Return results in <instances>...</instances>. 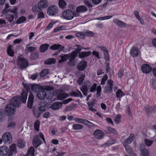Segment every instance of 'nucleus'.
I'll list each match as a JSON object with an SVG mask.
<instances>
[{
    "label": "nucleus",
    "instance_id": "nucleus-50",
    "mask_svg": "<svg viewBox=\"0 0 156 156\" xmlns=\"http://www.w3.org/2000/svg\"><path fill=\"white\" fill-rule=\"evenodd\" d=\"M108 76L107 74H105L102 77L101 80V85H104L105 84L106 81L107 80Z\"/></svg>",
    "mask_w": 156,
    "mask_h": 156
},
{
    "label": "nucleus",
    "instance_id": "nucleus-55",
    "mask_svg": "<svg viewBox=\"0 0 156 156\" xmlns=\"http://www.w3.org/2000/svg\"><path fill=\"white\" fill-rule=\"evenodd\" d=\"M144 141L145 144L148 146H150L152 144L153 142V141L152 140H148V139H145Z\"/></svg>",
    "mask_w": 156,
    "mask_h": 156
},
{
    "label": "nucleus",
    "instance_id": "nucleus-48",
    "mask_svg": "<svg viewBox=\"0 0 156 156\" xmlns=\"http://www.w3.org/2000/svg\"><path fill=\"white\" fill-rule=\"evenodd\" d=\"M101 86H98L97 88V93L96 94L97 97H98L101 95Z\"/></svg>",
    "mask_w": 156,
    "mask_h": 156
},
{
    "label": "nucleus",
    "instance_id": "nucleus-25",
    "mask_svg": "<svg viewBox=\"0 0 156 156\" xmlns=\"http://www.w3.org/2000/svg\"><path fill=\"white\" fill-rule=\"evenodd\" d=\"M134 134L133 133H131L128 138H127L124 141L125 144H129L131 143L133 141L134 137Z\"/></svg>",
    "mask_w": 156,
    "mask_h": 156
},
{
    "label": "nucleus",
    "instance_id": "nucleus-4",
    "mask_svg": "<svg viewBox=\"0 0 156 156\" xmlns=\"http://www.w3.org/2000/svg\"><path fill=\"white\" fill-rule=\"evenodd\" d=\"M63 18L66 20H70L73 18V12L70 9H66L62 13Z\"/></svg>",
    "mask_w": 156,
    "mask_h": 156
},
{
    "label": "nucleus",
    "instance_id": "nucleus-1",
    "mask_svg": "<svg viewBox=\"0 0 156 156\" xmlns=\"http://www.w3.org/2000/svg\"><path fill=\"white\" fill-rule=\"evenodd\" d=\"M27 96V92L23 91L21 94V96H17L13 98L10 103L7 105L5 108L6 113L8 115H12L14 114L16 108L21 105L22 103H25Z\"/></svg>",
    "mask_w": 156,
    "mask_h": 156
},
{
    "label": "nucleus",
    "instance_id": "nucleus-22",
    "mask_svg": "<svg viewBox=\"0 0 156 156\" xmlns=\"http://www.w3.org/2000/svg\"><path fill=\"white\" fill-rule=\"evenodd\" d=\"M87 10V8L84 5H81L77 7L76 8V12L83 13L86 12Z\"/></svg>",
    "mask_w": 156,
    "mask_h": 156
},
{
    "label": "nucleus",
    "instance_id": "nucleus-54",
    "mask_svg": "<svg viewBox=\"0 0 156 156\" xmlns=\"http://www.w3.org/2000/svg\"><path fill=\"white\" fill-rule=\"evenodd\" d=\"M7 54L9 56L11 57H13L14 54L13 49H7Z\"/></svg>",
    "mask_w": 156,
    "mask_h": 156
},
{
    "label": "nucleus",
    "instance_id": "nucleus-10",
    "mask_svg": "<svg viewBox=\"0 0 156 156\" xmlns=\"http://www.w3.org/2000/svg\"><path fill=\"white\" fill-rule=\"evenodd\" d=\"M146 113L148 116H149L151 114L156 112V108L155 106H149L148 105H146L144 107Z\"/></svg>",
    "mask_w": 156,
    "mask_h": 156
},
{
    "label": "nucleus",
    "instance_id": "nucleus-46",
    "mask_svg": "<svg viewBox=\"0 0 156 156\" xmlns=\"http://www.w3.org/2000/svg\"><path fill=\"white\" fill-rule=\"evenodd\" d=\"M48 73V69H45L42 70L41 72L40 76L41 77H44Z\"/></svg>",
    "mask_w": 156,
    "mask_h": 156
},
{
    "label": "nucleus",
    "instance_id": "nucleus-36",
    "mask_svg": "<svg viewBox=\"0 0 156 156\" xmlns=\"http://www.w3.org/2000/svg\"><path fill=\"white\" fill-rule=\"evenodd\" d=\"M56 61V59L54 58H50L48 59H47L44 61V63L45 64L50 65L54 63Z\"/></svg>",
    "mask_w": 156,
    "mask_h": 156
},
{
    "label": "nucleus",
    "instance_id": "nucleus-43",
    "mask_svg": "<svg viewBox=\"0 0 156 156\" xmlns=\"http://www.w3.org/2000/svg\"><path fill=\"white\" fill-rule=\"evenodd\" d=\"M85 36H87L89 37H92L94 36V33L92 31L87 30L84 32Z\"/></svg>",
    "mask_w": 156,
    "mask_h": 156
},
{
    "label": "nucleus",
    "instance_id": "nucleus-27",
    "mask_svg": "<svg viewBox=\"0 0 156 156\" xmlns=\"http://www.w3.org/2000/svg\"><path fill=\"white\" fill-rule=\"evenodd\" d=\"M139 53L138 49H131L130 52L131 56L133 57L138 56Z\"/></svg>",
    "mask_w": 156,
    "mask_h": 156
},
{
    "label": "nucleus",
    "instance_id": "nucleus-16",
    "mask_svg": "<svg viewBox=\"0 0 156 156\" xmlns=\"http://www.w3.org/2000/svg\"><path fill=\"white\" fill-rule=\"evenodd\" d=\"M138 147L139 150L141 151V154L144 156H149V152L147 149L144 148V145H139Z\"/></svg>",
    "mask_w": 156,
    "mask_h": 156
},
{
    "label": "nucleus",
    "instance_id": "nucleus-58",
    "mask_svg": "<svg viewBox=\"0 0 156 156\" xmlns=\"http://www.w3.org/2000/svg\"><path fill=\"white\" fill-rule=\"evenodd\" d=\"M49 47V44L46 43L41 44L40 46L39 49H48Z\"/></svg>",
    "mask_w": 156,
    "mask_h": 156
},
{
    "label": "nucleus",
    "instance_id": "nucleus-44",
    "mask_svg": "<svg viewBox=\"0 0 156 156\" xmlns=\"http://www.w3.org/2000/svg\"><path fill=\"white\" fill-rule=\"evenodd\" d=\"M104 54L105 58L108 62L110 61V58L108 55V51L107 49H103Z\"/></svg>",
    "mask_w": 156,
    "mask_h": 156
},
{
    "label": "nucleus",
    "instance_id": "nucleus-8",
    "mask_svg": "<svg viewBox=\"0 0 156 156\" xmlns=\"http://www.w3.org/2000/svg\"><path fill=\"white\" fill-rule=\"evenodd\" d=\"M42 143V140L39 139L38 135H36L34 136L33 139V144L35 148H37Z\"/></svg>",
    "mask_w": 156,
    "mask_h": 156
},
{
    "label": "nucleus",
    "instance_id": "nucleus-31",
    "mask_svg": "<svg viewBox=\"0 0 156 156\" xmlns=\"http://www.w3.org/2000/svg\"><path fill=\"white\" fill-rule=\"evenodd\" d=\"M25 142L23 140L19 139L18 140L17 145L18 147L20 148H23L25 147Z\"/></svg>",
    "mask_w": 156,
    "mask_h": 156
},
{
    "label": "nucleus",
    "instance_id": "nucleus-53",
    "mask_svg": "<svg viewBox=\"0 0 156 156\" xmlns=\"http://www.w3.org/2000/svg\"><path fill=\"white\" fill-rule=\"evenodd\" d=\"M126 151L129 154H131L132 153V150L131 148L128 145H124Z\"/></svg>",
    "mask_w": 156,
    "mask_h": 156
},
{
    "label": "nucleus",
    "instance_id": "nucleus-33",
    "mask_svg": "<svg viewBox=\"0 0 156 156\" xmlns=\"http://www.w3.org/2000/svg\"><path fill=\"white\" fill-rule=\"evenodd\" d=\"M83 127V125L80 124H74L73 125V128L74 130L81 129Z\"/></svg>",
    "mask_w": 156,
    "mask_h": 156
},
{
    "label": "nucleus",
    "instance_id": "nucleus-45",
    "mask_svg": "<svg viewBox=\"0 0 156 156\" xmlns=\"http://www.w3.org/2000/svg\"><path fill=\"white\" fill-rule=\"evenodd\" d=\"M14 16L12 14H7L6 15L5 18L10 22L11 23L13 20Z\"/></svg>",
    "mask_w": 156,
    "mask_h": 156
},
{
    "label": "nucleus",
    "instance_id": "nucleus-9",
    "mask_svg": "<svg viewBox=\"0 0 156 156\" xmlns=\"http://www.w3.org/2000/svg\"><path fill=\"white\" fill-rule=\"evenodd\" d=\"M93 135L96 139L100 140L103 138L105 134L102 130L97 129L94 132Z\"/></svg>",
    "mask_w": 156,
    "mask_h": 156
},
{
    "label": "nucleus",
    "instance_id": "nucleus-35",
    "mask_svg": "<svg viewBox=\"0 0 156 156\" xmlns=\"http://www.w3.org/2000/svg\"><path fill=\"white\" fill-rule=\"evenodd\" d=\"M88 90L87 86L86 85H83L80 89V90L82 91L84 95L86 96L87 94Z\"/></svg>",
    "mask_w": 156,
    "mask_h": 156
},
{
    "label": "nucleus",
    "instance_id": "nucleus-42",
    "mask_svg": "<svg viewBox=\"0 0 156 156\" xmlns=\"http://www.w3.org/2000/svg\"><path fill=\"white\" fill-rule=\"evenodd\" d=\"M85 76V75L84 74H82L79 76L78 80H77V82L80 85H81L83 84V82Z\"/></svg>",
    "mask_w": 156,
    "mask_h": 156
},
{
    "label": "nucleus",
    "instance_id": "nucleus-3",
    "mask_svg": "<svg viewBox=\"0 0 156 156\" xmlns=\"http://www.w3.org/2000/svg\"><path fill=\"white\" fill-rule=\"evenodd\" d=\"M17 63L21 69H24L27 67L29 64L28 60L25 58L19 56L17 60Z\"/></svg>",
    "mask_w": 156,
    "mask_h": 156
},
{
    "label": "nucleus",
    "instance_id": "nucleus-41",
    "mask_svg": "<svg viewBox=\"0 0 156 156\" xmlns=\"http://www.w3.org/2000/svg\"><path fill=\"white\" fill-rule=\"evenodd\" d=\"M64 48L60 44H54L50 47V49H64Z\"/></svg>",
    "mask_w": 156,
    "mask_h": 156
},
{
    "label": "nucleus",
    "instance_id": "nucleus-57",
    "mask_svg": "<svg viewBox=\"0 0 156 156\" xmlns=\"http://www.w3.org/2000/svg\"><path fill=\"white\" fill-rule=\"evenodd\" d=\"M112 17V16H104L98 18L97 19L98 20H103L109 19L111 18Z\"/></svg>",
    "mask_w": 156,
    "mask_h": 156
},
{
    "label": "nucleus",
    "instance_id": "nucleus-19",
    "mask_svg": "<svg viewBox=\"0 0 156 156\" xmlns=\"http://www.w3.org/2000/svg\"><path fill=\"white\" fill-rule=\"evenodd\" d=\"M37 96L39 99L43 100L46 96V93L44 90L41 89L37 92Z\"/></svg>",
    "mask_w": 156,
    "mask_h": 156
},
{
    "label": "nucleus",
    "instance_id": "nucleus-63",
    "mask_svg": "<svg viewBox=\"0 0 156 156\" xmlns=\"http://www.w3.org/2000/svg\"><path fill=\"white\" fill-rule=\"evenodd\" d=\"M84 3L86 5L89 7H92V4L90 2L88 1V0H84Z\"/></svg>",
    "mask_w": 156,
    "mask_h": 156
},
{
    "label": "nucleus",
    "instance_id": "nucleus-21",
    "mask_svg": "<svg viewBox=\"0 0 156 156\" xmlns=\"http://www.w3.org/2000/svg\"><path fill=\"white\" fill-rule=\"evenodd\" d=\"M62 106V103L59 102H55L52 104L51 106V108L54 110H58Z\"/></svg>",
    "mask_w": 156,
    "mask_h": 156
},
{
    "label": "nucleus",
    "instance_id": "nucleus-56",
    "mask_svg": "<svg viewBox=\"0 0 156 156\" xmlns=\"http://www.w3.org/2000/svg\"><path fill=\"white\" fill-rule=\"evenodd\" d=\"M76 36L79 38L84 39L85 38V35L84 33H83L82 32L78 33L76 34Z\"/></svg>",
    "mask_w": 156,
    "mask_h": 156
},
{
    "label": "nucleus",
    "instance_id": "nucleus-28",
    "mask_svg": "<svg viewBox=\"0 0 156 156\" xmlns=\"http://www.w3.org/2000/svg\"><path fill=\"white\" fill-rule=\"evenodd\" d=\"M69 96L68 94L64 93H60L58 95L57 98L58 100H61L66 98Z\"/></svg>",
    "mask_w": 156,
    "mask_h": 156
},
{
    "label": "nucleus",
    "instance_id": "nucleus-34",
    "mask_svg": "<svg viewBox=\"0 0 156 156\" xmlns=\"http://www.w3.org/2000/svg\"><path fill=\"white\" fill-rule=\"evenodd\" d=\"M58 5L60 8L64 9L66 8V4L64 0H59L58 1Z\"/></svg>",
    "mask_w": 156,
    "mask_h": 156
},
{
    "label": "nucleus",
    "instance_id": "nucleus-5",
    "mask_svg": "<svg viewBox=\"0 0 156 156\" xmlns=\"http://www.w3.org/2000/svg\"><path fill=\"white\" fill-rule=\"evenodd\" d=\"M24 87L27 90H29L30 88L33 92H36L41 89V86L38 84H34L33 85L24 84Z\"/></svg>",
    "mask_w": 156,
    "mask_h": 156
},
{
    "label": "nucleus",
    "instance_id": "nucleus-52",
    "mask_svg": "<svg viewBox=\"0 0 156 156\" xmlns=\"http://www.w3.org/2000/svg\"><path fill=\"white\" fill-rule=\"evenodd\" d=\"M34 127L35 129L37 131L39 130V127L40 126V122L38 120H37L35 121L34 124Z\"/></svg>",
    "mask_w": 156,
    "mask_h": 156
},
{
    "label": "nucleus",
    "instance_id": "nucleus-39",
    "mask_svg": "<svg viewBox=\"0 0 156 156\" xmlns=\"http://www.w3.org/2000/svg\"><path fill=\"white\" fill-rule=\"evenodd\" d=\"M35 152V150L34 147H31L29 149L27 154H28L29 156H34V153Z\"/></svg>",
    "mask_w": 156,
    "mask_h": 156
},
{
    "label": "nucleus",
    "instance_id": "nucleus-60",
    "mask_svg": "<svg viewBox=\"0 0 156 156\" xmlns=\"http://www.w3.org/2000/svg\"><path fill=\"white\" fill-rule=\"evenodd\" d=\"M121 116L119 115H118L115 118L114 121L115 123L118 124L119 123V122L120 120Z\"/></svg>",
    "mask_w": 156,
    "mask_h": 156
},
{
    "label": "nucleus",
    "instance_id": "nucleus-59",
    "mask_svg": "<svg viewBox=\"0 0 156 156\" xmlns=\"http://www.w3.org/2000/svg\"><path fill=\"white\" fill-rule=\"evenodd\" d=\"M124 74V71L123 70L120 69L118 74V77L119 78H121Z\"/></svg>",
    "mask_w": 156,
    "mask_h": 156
},
{
    "label": "nucleus",
    "instance_id": "nucleus-2",
    "mask_svg": "<svg viewBox=\"0 0 156 156\" xmlns=\"http://www.w3.org/2000/svg\"><path fill=\"white\" fill-rule=\"evenodd\" d=\"M78 51H79L81 49H77ZM78 52H76L73 51L71 54L64 55H60L61 59L58 61L59 63H61L66 61L68 59H69L68 63L70 65H71V63L73 62L74 59L77 56Z\"/></svg>",
    "mask_w": 156,
    "mask_h": 156
},
{
    "label": "nucleus",
    "instance_id": "nucleus-62",
    "mask_svg": "<svg viewBox=\"0 0 156 156\" xmlns=\"http://www.w3.org/2000/svg\"><path fill=\"white\" fill-rule=\"evenodd\" d=\"M97 87V84L96 83H94L92 87L90 88V92H95Z\"/></svg>",
    "mask_w": 156,
    "mask_h": 156
},
{
    "label": "nucleus",
    "instance_id": "nucleus-37",
    "mask_svg": "<svg viewBox=\"0 0 156 156\" xmlns=\"http://www.w3.org/2000/svg\"><path fill=\"white\" fill-rule=\"evenodd\" d=\"M123 93L120 89L117 90L116 92V96L117 98H119V101H120V98L123 96Z\"/></svg>",
    "mask_w": 156,
    "mask_h": 156
},
{
    "label": "nucleus",
    "instance_id": "nucleus-26",
    "mask_svg": "<svg viewBox=\"0 0 156 156\" xmlns=\"http://www.w3.org/2000/svg\"><path fill=\"white\" fill-rule=\"evenodd\" d=\"M39 55V54L37 52H32L30 56V58L31 61L35 60L38 58Z\"/></svg>",
    "mask_w": 156,
    "mask_h": 156
},
{
    "label": "nucleus",
    "instance_id": "nucleus-64",
    "mask_svg": "<svg viewBox=\"0 0 156 156\" xmlns=\"http://www.w3.org/2000/svg\"><path fill=\"white\" fill-rule=\"evenodd\" d=\"M106 120L107 122L112 126H114L113 122L111 118H107L106 119Z\"/></svg>",
    "mask_w": 156,
    "mask_h": 156
},
{
    "label": "nucleus",
    "instance_id": "nucleus-47",
    "mask_svg": "<svg viewBox=\"0 0 156 156\" xmlns=\"http://www.w3.org/2000/svg\"><path fill=\"white\" fill-rule=\"evenodd\" d=\"M26 20V18L25 17L22 16L20 18L16 21L17 24H20L24 22Z\"/></svg>",
    "mask_w": 156,
    "mask_h": 156
},
{
    "label": "nucleus",
    "instance_id": "nucleus-40",
    "mask_svg": "<svg viewBox=\"0 0 156 156\" xmlns=\"http://www.w3.org/2000/svg\"><path fill=\"white\" fill-rule=\"evenodd\" d=\"M107 130H108L109 132H110L113 133L115 135H117L118 134V132L115 129L110 126H107Z\"/></svg>",
    "mask_w": 156,
    "mask_h": 156
},
{
    "label": "nucleus",
    "instance_id": "nucleus-14",
    "mask_svg": "<svg viewBox=\"0 0 156 156\" xmlns=\"http://www.w3.org/2000/svg\"><path fill=\"white\" fill-rule=\"evenodd\" d=\"M113 22L118 27L121 28L125 27L127 25L126 23L117 19H114Z\"/></svg>",
    "mask_w": 156,
    "mask_h": 156
},
{
    "label": "nucleus",
    "instance_id": "nucleus-29",
    "mask_svg": "<svg viewBox=\"0 0 156 156\" xmlns=\"http://www.w3.org/2000/svg\"><path fill=\"white\" fill-rule=\"evenodd\" d=\"M10 152L8 154V156H12L13 153L16 150V145L15 144L12 145L9 147Z\"/></svg>",
    "mask_w": 156,
    "mask_h": 156
},
{
    "label": "nucleus",
    "instance_id": "nucleus-51",
    "mask_svg": "<svg viewBox=\"0 0 156 156\" xmlns=\"http://www.w3.org/2000/svg\"><path fill=\"white\" fill-rule=\"evenodd\" d=\"M114 143V141L112 140H108L105 144L103 145L102 146L104 147H105L107 146H108Z\"/></svg>",
    "mask_w": 156,
    "mask_h": 156
},
{
    "label": "nucleus",
    "instance_id": "nucleus-49",
    "mask_svg": "<svg viewBox=\"0 0 156 156\" xmlns=\"http://www.w3.org/2000/svg\"><path fill=\"white\" fill-rule=\"evenodd\" d=\"M113 81L111 79L108 80L106 83L107 85L106 86L113 88Z\"/></svg>",
    "mask_w": 156,
    "mask_h": 156
},
{
    "label": "nucleus",
    "instance_id": "nucleus-12",
    "mask_svg": "<svg viewBox=\"0 0 156 156\" xmlns=\"http://www.w3.org/2000/svg\"><path fill=\"white\" fill-rule=\"evenodd\" d=\"M141 70L143 73H149L151 71L152 68L150 65L147 64H144L141 66Z\"/></svg>",
    "mask_w": 156,
    "mask_h": 156
},
{
    "label": "nucleus",
    "instance_id": "nucleus-13",
    "mask_svg": "<svg viewBox=\"0 0 156 156\" xmlns=\"http://www.w3.org/2000/svg\"><path fill=\"white\" fill-rule=\"evenodd\" d=\"M74 120L77 123H83L88 126H89V124H91L94 125V124L93 123L84 119H80L78 118H75L74 119Z\"/></svg>",
    "mask_w": 156,
    "mask_h": 156
},
{
    "label": "nucleus",
    "instance_id": "nucleus-61",
    "mask_svg": "<svg viewBox=\"0 0 156 156\" xmlns=\"http://www.w3.org/2000/svg\"><path fill=\"white\" fill-rule=\"evenodd\" d=\"M55 23V22H52L50 23L45 28L46 30H48L50 29L52 27V25Z\"/></svg>",
    "mask_w": 156,
    "mask_h": 156
},
{
    "label": "nucleus",
    "instance_id": "nucleus-18",
    "mask_svg": "<svg viewBox=\"0 0 156 156\" xmlns=\"http://www.w3.org/2000/svg\"><path fill=\"white\" fill-rule=\"evenodd\" d=\"M9 149L6 146L0 147V156H5L9 152Z\"/></svg>",
    "mask_w": 156,
    "mask_h": 156
},
{
    "label": "nucleus",
    "instance_id": "nucleus-15",
    "mask_svg": "<svg viewBox=\"0 0 156 156\" xmlns=\"http://www.w3.org/2000/svg\"><path fill=\"white\" fill-rule=\"evenodd\" d=\"M48 6L47 1L46 0H41L38 3V7L40 10L46 8Z\"/></svg>",
    "mask_w": 156,
    "mask_h": 156
},
{
    "label": "nucleus",
    "instance_id": "nucleus-38",
    "mask_svg": "<svg viewBox=\"0 0 156 156\" xmlns=\"http://www.w3.org/2000/svg\"><path fill=\"white\" fill-rule=\"evenodd\" d=\"M150 85L151 87L155 89L156 88V79L155 78H152L150 80Z\"/></svg>",
    "mask_w": 156,
    "mask_h": 156
},
{
    "label": "nucleus",
    "instance_id": "nucleus-23",
    "mask_svg": "<svg viewBox=\"0 0 156 156\" xmlns=\"http://www.w3.org/2000/svg\"><path fill=\"white\" fill-rule=\"evenodd\" d=\"M77 93L75 91H72L70 93V94L71 97H80L81 98H83L81 93L79 90H77Z\"/></svg>",
    "mask_w": 156,
    "mask_h": 156
},
{
    "label": "nucleus",
    "instance_id": "nucleus-32",
    "mask_svg": "<svg viewBox=\"0 0 156 156\" xmlns=\"http://www.w3.org/2000/svg\"><path fill=\"white\" fill-rule=\"evenodd\" d=\"M90 54V51L82 52L79 54L78 56L80 58H83L88 56Z\"/></svg>",
    "mask_w": 156,
    "mask_h": 156
},
{
    "label": "nucleus",
    "instance_id": "nucleus-11",
    "mask_svg": "<svg viewBox=\"0 0 156 156\" xmlns=\"http://www.w3.org/2000/svg\"><path fill=\"white\" fill-rule=\"evenodd\" d=\"M48 106L47 102H44V101H41L39 105L38 108L42 112L45 111L48 109Z\"/></svg>",
    "mask_w": 156,
    "mask_h": 156
},
{
    "label": "nucleus",
    "instance_id": "nucleus-7",
    "mask_svg": "<svg viewBox=\"0 0 156 156\" xmlns=\"http://www.w3.org/2000/svg\"><path fill=\"white\" fill-rule=\"evenodd\" d=\"M58 12V7L55 5H52L48 7L47 13L49 15L55 16L57 14Z\"/></svg>",
    "mask_w": 156,
    "mask_h": 156
},
{
    "label": "nucleus",
    "instance_id": "nucleus-24",
    "mask_svg": "<svg viewBox=\"0 0 156 156\" xmlns=\"http://www.w3.org/2000/svg\"><path fill=\"white\" fill-rule=\"evenodd\" d=\"M33 113L36 117L38 118L43 112H41L40 110H39V109L38 108V109L34 108Z\"/></svg>",
    "mask_w": 156,
    "mask_h": 156
},
{
    "label": "nucleus",
    "instance_id": "nucleus-20",
    "mask_svg": "<svg viewBox=\"0 0 156 156\" xmlns=\"http://www.w3.org/2000/svg\"><path fill=\"white\" fill-rule=\"evenodd\" d=\"M33 101L34 96L31 93L29 95L27 102V107L29 108H32Z\"/></svg>",
    "mask_w": 156,
    "mask_h": 156
},
{
    "label": "nucleus",
    "instance_id": "nucleus-30",
    "mask_svg": "<svg viewBox=\"0 0 156 156\" xmlns=\"http://www.w3.org/2000/svg\"><path fill=\"white\" fill-rule=\"evenodd\" d=\"M104 92L107 94H111L113 92V88L105 86L104 88Z\"/></svg>",
    "mask_w": 156,
    "mask_h": 156
},
{
    "label": "nucleus",
    "instance_id": "nucleus-6",
    "mask_svg": "<svg viewBox=\"0 0 156 156\" xmlns=\"http://www.w3.org/2000/svg\"><path fill=\"white\" fill-rule=\"evenodd\" d=\"M2 139L5 144H10L12 140L11 134L9 132L4 133L2 136Z\"/></svg>",
    "mask_w": 156,
    "mask_h": 156
},
{
    "label": "nucleus",
    "instance_id": "nucleus-17",
    "mask_svg": "<svg viewBox=\"0 0 156 156\" xmlns=\"http://www.w3.org/2000/svg\"><path fill=\"white\" fill-rule=\"evenodd\" d=\"M87 66V63L85 61L80 62L77 66V69L79 71L84 70Z\"/></svg>",
    "mask_w": 156,
    "mask_h": 156
}]
</instances>
